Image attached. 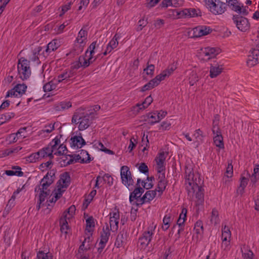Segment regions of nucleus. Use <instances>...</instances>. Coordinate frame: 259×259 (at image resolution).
Here are the masks:
<instances>
[{
    "label": "nucleus",
    "mask_w": 259,
    "mask_h": 259,
    "mask_svg": "<svg viewBox=\"0 0 259 259\" xmlns=\"http://www.w3.org/2000/svg\"><path fill=\"white\" fill-rule=\"evenodd\" d=\"M54 171L48 172L41 179L39 185L35 188L36 195L39 198L38 205L36 206L38 210L43 207H45V209H49V207L52 204L61 197L70 183L71 179L69 172H65L60 175L57 189L54 192V196L51 198V196H49L50 190L49 187L54 181Z\"/></svg>",
    "instance_id": "nucleus-1"
},
{
    "label": "nucleus",
    "mask_w": 259,
    "mask_h": 259,
    "mask_svg": "<svg viewBox=\"0 0 259 259\" xmlns=\"http://www.w3.org/2000/svg\"><path fill=\"white\" fill-rule=\"evenodd\" d=\"M185 179L188 198L194 201L196 205H202L204 202L202 188L199 186L201 179L199 174L194 173L191 165L186 166Z\"/></svg>",
    "instance_id": "nucleus-2"
},
{
    "label": "nucleus",
    "mask_w": 259,
    "mask_h": 259,
    "mask_svg": "<svg viewBox=\"0 0 259 259\" xmlns=\"http://www.w3.org/2000/svg\"><path fill=\"white\" fill-rule=\"evenodd\" d=\"M177 69V65L173 63L169 65L166 69L163 70L159 74L156 75L153 79L144 85L141 91L145 92L157 87L161 81L170 76Z\"/></svg>",
    "instance_id": "nucleus-3"
},
{
    "label": "nucleus",
    "mask_w": 259,
    "mask_h": 259,
    "mask_svg": "<svg viewBox=\"0 0 259 259\" xmlns=\"http://www.w3.org/2000/svg\"><path fill=\"white\" fill-rule=\"evenodd\" d=\"M90 116L87 114L77 110L73 115L72 118V122L75 124H78V129L79 131H84L86 130L91 123Z\"/></svg>",
    "instance_id": "nucleus-4"
},
{
    "label": "nucleus",
    "mask_w": 259,
    "mask_h": 259,
    "mask_svg": "<svg viewBox=\"0 0 259 259\" xmlns=\"http://www.w3.org/2000/svg\"><path fill=\"white\" fill-rule=\"evenodd\" d=\"M156 225L152 222L139 239L140 247L145 249L150 243L155 233Z\"/></svg>",
    "instance_id": "nucleus-5"
},
{
    "label": "nucleus",
    "mask_w": 259,
    "mask_h": 259,
    "mask_svg": "<svg viewBox=\"0 0 259 259\" xmlns=\"http://www.w3.org/2000/svg\"><path fill=\"white\" fill-rule=\"evenodd\" d=\"M17 70L19 77L23 80L28 78L31 75L30 62L24 57L19 59Z\"/></svg>",
    "instance_id": "nucleus-6"
},
{
    "label": "nucleus",
    "mask_w": 259,
    "mask_h": 259,
    "mask_svg": "<svg viewBox=\"0 0 259 259\" xmlns=\"http://www.w3.org/2000/svg\"><path fill=\"white\" fill-rule=\"evenodd\" d=\"M205 7L212 14L221 15L226 11V4L220 0H203Z\"/></svg>",
    "instance_id": "nucleus-7"
},
{
    "label": "nucleus",
    "mask_w": 259,
    "mask_h": 259,
    "mask_svg": "<svg viewBox=\"0 0 259 259\" xmlns=\"http://www.w3.org/2000/svg\"><path fill=\"white\" fill-rule=\"evenodd\" d=\"M88 42V31L81 28L77 34V36L74 41L75 51L78 53L82 52Z\"/></svg>",
    "instance_id": "nucleus-8"
},
{
    "label": "nucleus",
    "mask_w": 259,
    "mask_h": 259,
    "mask_svg": "<svg viewBox=\"0 0 259 259\" xmlns=\"http://www.w3.org/2000/svg\"><path fill=\"white\" fill-rule=\"evenodd\" d=\"M232 20L237 28L240 31L246 32L250 29V24L247 18L235 15H233Z\"/></svg>",
    "instance_id": "nucleus-9"
},
{
    "label": "nucleus",
    "mask_w": 259,
    "mask_h": 259,
    "mask_svg": "<svg viewBox=\"0 0 259 259\" xmlns=\"http://www.w3.org/2000/svg\"><path fill=\"white\" fill-rule=\"evenodd\" d=\"M109 225L110 230L112 231L117 230L118 228V223L120 219V214L118 209L116 207L111 209L109 214Z\"/></svg>",
    "instance_id": "nucleus-10"
},
{
    "label": "nucleus",
    "mask_w": 259,
    "mask_h": 259,
    "mask_svg": "<svg viewBox=\"0 0 259 259\" xmlns=\"http://www.w3.org/2000/svg\"><path fill=\"white\" fill-rule=\"evenodd\" d=\"M27 87L24 83H18L13 88L9 90L6 95V98L8 97H21L25 94Z\"/></svg>",
    "instance_id": "nucleus-11"
},
{
    "label": "nucleus",
    "mask_w": 259,
    "mask_h": 259,
    "mask_svg": "<svg viewBox=\"0 0 259 259\" xmlns=\"http://www.w3.org/2000/svg\"><path fill=\"white\" fill-rule=\"evenodd\" d=\"M211 31L209 26L199 25L190 30L189 35L191 37H200L208 34Z\"/></svg>",
    "instance_id": "nucleus-12"
},
{
    "label": "nucleus",
    "mask_w": 259,
    "mask_h": 259,
    "mask_svg": "<svg viewBox=\"0 0 259 259\" xmlns=\"http://www.w3.org/2000/svg\"><path fill=\"white\" fill-rule=\"evenodd\" d=\"M219 53V50L214 48L207 47L202 48L199 52V56L201 59L207 61L214 58Z\"/></svg>",
    "instance_id": "nucleus-13"
},
{
    "label": "nucleus",
    "mask_w": 259,
    "mask_h": 259,
    "mask_svg": "<svg viewBox=\"0 0 259 259\" xmlns=\"http://www.w3.org/2000/svg\"><path fill=\"white\" fill-rule=\"evenodd\" d=\"M226 2L228 6L234 12L244 15H248V7L244 6L237 0H226Z\"/></svg>",
    "instance_id": "nucleus-14"
},
{
    "label": "nucleus",
    "mask_w": 259,
    "mask_h": 259,
    "mask_svg": "<svg viewBox=\"0 0 259 259\" xmlns=\"http://www.w3.org/2000/svg\"><path fill=\"white\" fill-rule=\"evenodd\" d=\"M166 158V154L164 152H159L155 157V161L157 175L159 174H165Z\"/></svg>",
    "instance_id": "nucleus-15"
},
{
    "label": "nucleus",
    "mask_w": 259,
    "mask_h": 259,
    "mask_svg": "<svg viewBox=\"0 0 259 259\" xmlns=\"http://www.w3.org/2000/svg\"><path fill=\"white\" fill-rule=\"evenodd\" d=\"M120 176L122 183L127 188L133 186L134 180L132 179L131 173L128 166H121L120 168Z\"/></svg>",
    "instance_id": "nucleus-16"
},
{
    "label": "nucleus",
    "mask_w": 259,
    "mask_h": 259,
    "mask_svg": "<svg viewBox=\"0 0 259 259\" xmlns=\"http://www.w3.org/2000/svg\"><path fill=\"white\" fill-rule=\"evenodd\" d=\"M259 63V47L251 49L246 61L247 65L252 67Z\"/></svg>",
    "instance_id": "nucleus-17"
},
{
    "label": "nucleus",
    "mask_w": 259,
    "mask_h": 259,
    "mask_svg": "<svg viewBox=\"0 0 259 259\" xmlns=\"http://www.w3.org/2000/svg\"><path fill=\"white\" fill-rule=\"evenodd\" d=\"M212 133L213 134V143L216 147L220 149L224 148V144L223 138L221 134V131L217 125H214L212 127Z\"/></svg>",
    "instance_id": "nucleus-18"
},
{
    "label": "nucleus",
    "mask_w": 259,
    "mask_h": 259,
    "mask_svg": "<svg viewBox=\"0 0 259 259\" xmlns=\"http://www.w3.org/2000/svg\"><path fill=\"white\" fill-rule=\"evenodd\" d=\"M110 228L108 224H106V227H103L101 233L100 240L99 243V249L102 250L106 246L110 236Z\"/></svg>",
    "instance_id": "nucleus-19"
},
{
    "label": "nucleus",
    "mask_w": 259,
    "mask_h": 259,
    "mask_svg": "<svg viewBox=\"0 0 259 259\" xmlns=\"http://www.w3.org/2000/svg\"><path fill=\"white\" fill-rule=\"evenodd\" d=\"M85 145V142L82 136H74L71 138L70 141V147L73 149H78Z\"/></svg>",
    "instance_id": "nucleus-20"
},
{
    "label": "nucleus",
    "mask_w": 259,
    "mask_h": 259,
    "mask_svg": "<svg viewBox=\"0 0 259 259\" xmlns=\"http://www.w3.org/2000/svg\"><path fill=\"white\" fill-rule=\"evenodd\" d=\"M158 176V185L157 189L155 190L158 193V195L160 196L165 190L167 184V182L165 179V174H159Z\"/></svg>",
    "instance_id": "nucleus-21"
},
{
    "label": "nucleus",
    "mask_w": 259,
    "mask_h": 259,
    "mask_svg": "<svg viewBox=\"0 0 259 259\" xmlns=\"http://www.w3.org/2000/svg\"><path fill=\"white\" fill-rule=\"evenodd\" d=\"M120 38V36L118 34H115L112 39L108 42L107 45L106 50L103 53V55L106 56L109 54L114 49L116 48L118 45V40Z\"/></svg>",
    "instance_id": "nucleus-22"
},
{
    "label": "nucleus",
    "mask_w": 259,
    "mask_h": 259,
    "mask_svg": "<svg viewBox=\"0 0 259 259\" xmlns=\"http://www.w3.org/2000/svg\"><path fill=\"white\" fill-rule=\"evenodd\" d=\"M199 10L194 8L185 9L182 11L177 12V16L179 18L185 17H194L198 16Z\"/></svg>",
    "instance_id": "nucleus-23"
},
{
    "label": "nucleus",
    "mask_w": 259,
    "mask_h": 259,
    "mask_svg": "<svg viewBox=\"0 0 259 259\" xmlns=\"http://www.w3.org/2000/svg\"><path fill=\"white\" fill-rule=\"evenodd\" d=\"M92 235L93 234L90 235L89 233H85L84 241L79 248L78 251L79 253H81L84 250H87L90 248L92 241Z\"/></svg>",
    "instance_id": "nucleus-24"
},
{
    "label": "nucleus",
    "mask_w": 259,
    "mask_h": 259,
    "mask_svg": "<svg viewBox=\"0 0 259 259\" xmlns=\"http://www.w3.org/2000/svg\"><path fill=\"white\" fill-rule=\"evenodd\" d=\"M157 192L155 190H149L147 191L143 196L138 201L139 204L142 205L144 203L149 202L156 196Z\"/></svg>",
    "instance_id": "nucleus-25"
},
{
    "label": "nucleus",
    "mask_w": 259,
    "mask_h": 259,
    "mask_svg": "<svg viewBox=\"0 0 259 259\" xmlns=\"http://www.w3.org/2000/svg\"><path fill=\"white\" fill-rule=\"evenodd\" d=\"M224 69L223 66L219 64H211L209 69V76L213 78L220 75Z\"/></svg>",
    "instance_id": "nucleus-26"
},
{
    "label": "nucleus",
    "mask_w": 259,
    "mask_h": 259,
    "mask_svg": "<svg viewBox=\"0 0 259 259\" xmlns=\"http://www.w3.org/2000/svg\"><path fill=\"white\" fill-rule=\"evenodd\" d=\"M76 211L75 205H71L67 209L64 211L60 219L66 220L69 222L74 216Z\"/></svg>",
    "instance_id": "nucleus-27"
},
{
    "label": "nucleus",
    "mask_w": 259,
    "mask_h": 259,
    "mask_svg": "<svg viewBox=\"0 0 259 259\" xmlns=\"http://www.w3.org/2000/svg\"><path fill=\"white\" fill-rule=\"evenodd\" d=\"M73 76V73L71 71L64 72L59 75L55 79L59 83H67L70 80V78Z\"/></svg>",
    "instance_id": "nucleus-28"
},
{
    "label": "nucleus",
    "mask_w": 259,
    "mask_h": 259,
    "mask_svg": "<svg viewBox=\"0 0 259 259\" xmlns=\"http://www.w3.org/2000/svg\"><path fill=\"white\" fill-rule=\"evenodd\" d=\"M86 227L85 233H89L91 235L94 231L95 227V220L93 217L90 216L85 219Z\"/></svg>",
    "instance_id": "nucleus-29"
},
{
    "label": "nucleus",
    "mask_w": 259,
    "mask_h": 259,
    "mask_svg": "<svg viewBox=\"0 0 259 259\" xmlns=\"http://www.w3.org/2000/svg\"><path fill=\"white\" fill-rule=\"evenodd\" d=\"M233 175V165L232 163H229L226 168V170L223 179V183H224L225 184H227L230 182L232 180Z\"/></svg>",
    "instance_id": "nucleus-30"
},
{
    "label": "nucleus",
    "mask_w": 259,
    "mask_h": 259,
    "mask_svg": "<svg viewBox=\"0 0 259 259\" xmlns=\"http://www.w3.org/2000/svg\"><path fill=\"white\" fill-rule=\"evenodd\" d=\"M91 52H88V50L85 51L84 56H82L84 58L83 64L84 67H88L96 60L98 57L95 56Z\"/></svg>",
    "instance_id": "nucleus-31"
},
{
    "label": "nucleus",
    "mask_w": 259,
    "mask_h": 259,
    "mask_svg": "<svg viewBox=\"0 0 259 259\" xmlns=\"http://www.w3.org/2000/svg\"><path fill=\"white\" fill-rule=\"evenodd\" d=\"M144 189L141 187H138L135 189L134 191L131 194L130 196V201H132L136 200V203L139 204V200L142 194L144 193Z\"/></svg>",
    "instance_id": "nucleus-32"
},
{
    "label": "nucleus",
    "mask_w": 259,
    "mask_h": 259,
    "mask_svg": "<svg viewBox=\"0 0 259 259\" xmlns=\"http://www.w3.org/2000/svg\"><path fill=\"white\" fill-rule=\"evenodd\" d=\"M94 147L96 149H98V150L104 152L107 154H109V155H114V152L113 151L106 148L105 145L101 141H94Z\"/></svg>",
    "instance_id": "nucleus-33"
},
{
    "label": "nucleus",
    "mask_w": 259,
    "mask_h": 259,
    "mask_svg": "<svg viewBox=\"0 0 259 259\" xmlns=\"http://www.w3.org/2000/svg\"><path fill=\"white\" fill-rule=\"evenodd\" d=\"M22 148L18 146L0 151V158H4L13 154L17 153Z\"/></svg>",
    "instance_id": "nucleus-34"
},
{
    "label": "nucleus",
    "mask_w": 259,
    "mask_h": 259,
    "mask_svg": "<svg viewBox=\"0 0 259 259\" xmlns=\"http://www.w3.org/2000/svg\"><path fill=\"white\" fill-rule=\"evenodd\" d=\"M240 250L243 258L244 259H252L253 253L248 246L245 244L241 245L240 246Z\"/></svg>",
    "instance_id": "nucleus-35"
},
{
    "label": "nucleus",
    "mask_w": 259,
    "mask_h": 259,
    "mask_svg": "<svg viewBox=\"0 0 259 259\" xmlns=\"http://www.w3.org/2000/svg\"><path fill=\"white\" fill-rule=\"evenodd\" d=\"M60 143V138L58 136L56 137L49 144V146L51 149V151H52V155H58V150L59 144Z\"/></svg>",
    "instance_id": "nucleus-36"
},
{
    "label": "nucleus",
    "mask_w": 259,
    "mask_h": 259,
    "mask_svg": "<svg viewBox=\"0 0 259 259\" xmlns=\"http://www.w3.org/2000/svg\"><path fill=\"white\" fill-rule=\"evenodd\" d=\"M194 143L196 144V145L198 146L201 144L203 141V132L200 129H198L195 131L193 134Z\"/></svg>",
    "instance_id": "nucleus-37"
},
{
    "label": "nucleus",
    "mask_w": 259,
    "mask_h": 259,
    "mask_svg": "<svg viewBox=\"0 0 259 259\" xmlns=\"http://www.w3.org/2000/svg\"><path fill=\"white\" fill-rule=\"evenodd\" d=\"M60 46L61 41L59 39H54L48 44L46 51L50 53L56 50Z\"/></svg>",
    "instance_id": "nucleus-38"
},
{
    "label": "nucleus",
    "mask_w": 259,
    "mask_h": 259,
    "mask_svg": "<svg viewBox=\"0 0 259 259\" xmlns=\"http://www.w3.org/2000/svg\"><path fill=\"white\" fill-rule=\"evenodd\" d=\"M194 233L197 235V237H201L203 234L204 228L203 226V223L201 221H197L193 229Z\"/></svg>",
    "instance_id": "nucleus-39"
},
{
    "label": "nucleus",
    "mask_w": 259,
    "mask_h": 259,
    "mask_svg": "<svg viewBox=\"0 0 259 259\" xmlns=\"http://www.w3.org/2000/svg\"><path fill=\"white\" fill-rule=\"evenodd\" d=\"M58 84L59 83L57 80L55 78H54L53 80L47 82L44 85V91L45 92H47L55 90L58 87Z\"/></svg>",
    "instance_id": "nucleus-40"
},
{
    "label": "nucleus",
    "mask_w": 259,
    "mask_h": 259,
    "mask_svg": "<svg viewBox=\"0 0 259 259\" xmlns=\"http://www.w3.org/2000/svg\"><path fill=\"white\" fill-rule=\"evenodd\" d=\"M60 163L62 165L65 166L68 165L72 164L77 161L72 156L70 155H62L61 158Z\"/></svg>",
    "instance_id": "nucleus-41"
},
{
    "label": "nucleus",
    "mask_w": 259,
    "mask_h": 259,
    "mask_svg": "<svg viewBox=\"0 0 259 259\" xmlns=\"http://www.w3.org/2000/svg\"><path fill=\"white\" fill-rule=\"evenodd\" d=\"M54 130V124L50 123L44 127L39 131V135L43 137H46Z\"/></svg>",
    "instance_id": "nucleus-42"
},
{
    "label": "nucleus",
    "mask_w": 259,
    "mask_h": 259,
    "mask_svg": "<svg viewBox=\"0 0 259 259\" xmlns=\"http://www.w3.org/2000/svg\"><path fill=\"white\" fill-rule=\"evenodd\" d=\"M38 152L39 153L41 159L47 157H49L50 158H52L53 157V156L52 155V151H51V149L49 145L39 150Z\"/></svg>",
    "instance_id": "nucleus-43"
},
{
    "label": "nucleus",
    "mask_w": 259,
    "mask_h": 259,
    "mask_svg": "<svg viewBox=\"0 0 259 259\" xmlns=\"http://www.w3.org/2000/svg\"><path fill=\"white\" fill-rule=\"evenodd\" d=\"M251 182L255 184L259 180V164H255L253 168V172L251 175L248 174Z\"/></svg>",
    "instance_id": "nucleus-44"
},
{
    "label": "nucleus",
    "mask_w": 259,
    "mask_h": 259,
    "mask_svg": "<svg viewBox=\"0 0 259 259\" xmlns=\"http://www.w3.org/2000/svg\"><path fill=\"white\" fill-rule=\"evenodd\" d=\"M210 221L212 224L217 225L220 222L218 210L214 208L212 209L210 216Z\"/></svg>",
    "instance_id": "nucleus-45"
},
{
    "label": "nucleus",
    "mask_w": 259,
    "mask_h": 259,
    "mask_svg": "<svg viewBox=\"0 0 259 259\" xmlns=\"http://www.w3.org/2000/svg\"><path fill=\"white\" fill-rule=\"evenodd\" d=\"M187 209L186 208H183L177 221V224L179 227H182L184 224L187 218Z\"/></svg>",
    "instance_id": "nucleus-46"
},
{
    "label": "nucleus",
    "mask_w": 259,
    "mask_h": 259,
    "mask_svg": "<svg viewBox=\"0 0 259 259\" xmlns=\"http://www.w3.org/2000/svg\"><path fill=\"white\" fill-rule=\"evenodd\" d=\"M52 254L48 249L39 250L37 254V259H50L52 258Z\"/></svg>",
    "instance_id": "nucleus-47"
},
{
    "label": "nucleus",
    "mask_w": 259,
    "mask_h": 259,
    "mask_svg": "<svg viewBox=\"0 0 259 259\" xmlns=\"http://www.w3.org/2000/svg\"><path fill=\"white\" fill-rule=\"evenodd\" d=\"M231 232L228 226L225 225L222 230V240H231Z\"/></svg>",
    "instance_id": "nucleus-48"
},
{
    "label": "nucleus",
    "mask_w": 259,
    "mask_h": 259,
    "mask_svg": "<svg viewBox=\"0 0 259 259\" xmlns=\"http://www.w3.org/2000/svg\"><path fill=\"white\" fill-rule=\"evenodd\" d=\"M189 83L191 86H193L198 80V76L194 70L189 71L188 76Z\"/></svg>",
    "instance_id": "nucleus-49"
},
{
    "label": "nucleus",
    "mask_w": 259,
    "mask_h": 259,
    "mask_svg": "<svg viewBox=\"0 0 259 259\" xmlns=\"http://www.w3.org/2000/svg\"><path fill=\"white\" fill-rule=\"evenodd\" d=\"M248 179L242 176L240 179V183L239 187L237 189V193L242 194L244 192V190L248 184Z\"/></svg>",
    "instance_id": "nucleus-50"
},
{
    "label": "nucleus",
    "mask_w": 259,
    "mask_h": 259,
    "mask_svg": "<svg viewBox=\"0 0 259 259\" xmlns=\"http://www.w3.org/2000/svg\"><path fill=\"white\" fill-rule=\"evenodd\" d=\"M68 222L66 220L60 219V231L62 234H67L69 230Z\"/></svg>",
    "instance_id": "nucleus-51"
},
{
    "label": "nucleus",
    "mask_w": 259,
    "mask_h": 259,
    "mask_svg": "<svg viewBox=\"0 0 259 259\" xmlns=\"http://www.w3.org/2000/svg\"><path fill=\"white\" fill-rule=\"evenodd\" d=\"M126 238L125 235L123 234L119 233L116 238L115 245L117 247H120L124 245L125 243Z\"/></svg>",
    "instance_id": "nucleus-52"
},
{
    "label": "nucleus",
    "mask_w": 259,
    "mask_h": 259,
    "mask_svg": "<svg viewBox=\"0 0 259 259\" xmlns=\"http://www.w3.org/2000/svg\"><path fill=\"white\" fill-rule=\"evenodd\" d=\"M171 220V216L170 214H166L164 215L162 220L163 225L162 226V229L163 231H166L169 228Z\"/></svg>",
    "instance_id": "nucleus-53"
},
{
    "label": "nucleus",
    "mask_w": 259,
    "mask_h": 259,
    "mask_svg": "<svg viewBox=\"0 0 259 259\" xmlns=\"http://www.w3.org/2000/svg\"><path fill=\"white\" fill-rule=\"evenodd\" d=\"M39 159H41V158L38 151L26 157V161L30 163L35 162Z\"/></svg>",
    "instance_id": "nucleus-54"
},
{
    "label": "nucleus",
    "mask_w": 259,
    "mask_h": 259,
    "mask_svg": "<svg viewBox=\"0 0 259 259\" xmlns=\"http://www.w3.org/2000/svg\"><path fill=\"white\" fill-rule=\"evenodd\" d=\"M78 156L81 161L84 163H89L91 160L89 153L85 150H81Z\"/></svg>",
    "instance_id": "nucleus-55"
},
{
    "label": "nucleus",
    "mask_w": 259,
    "mask_h": 259,
    "mask_svg": "<svg viewBox=\"0 0 259 259\" xmlns=\"http://www.w3.org/2000/svg\"><path fill=\"white\" fill-rule=\"evenodd\" d=\"M141 183L142 186L146 189H150L153 186L152 181L150 180L148 178L144 181H141V180L138 179L137 180V183L138 185H140Z\"/></svg>",
    "instance_id": "nucleus-56"
},
{
    "label": "nucleus",
    "mask_w": 259,
    "mask_h": 259,
    "mask_svg": "<svg viewBox=\"0 0 259 259\" xmlns=\"http://www.w3.org/2000/svg\"><path fill=\"white\" fill-rule=\"evenodd\" d=\"M15 114L13 112H7L1 115L0 123H4L13 118Z\"/></svg>",
    "instance_id": "nucleus-57"
},
{
    "label": "nucleus",
    "mask_w": 259,
    "mask_h": 259,
    "mask_svg": "<svg viewBox=\"0 0 259 259\" xmlns=\"http://www.w3.org/2000/svg\"><path fill=\"white\" fill-rule=\"evenodd\" d=\"M72 106L71 103L68 101H65L61 102L57 106V110H65L69 109Z\"/></svg>",
    "instance_id": "nucleus-58"
},
{
    "label": "nucleus",
    "mask_w": 259,
    "mask_h": 259,
    "mask_svg": "<svg viewBox=\"0 0 259 259\" xmlns=\"http://www.w3.org/2000/svg\"><path fill=\"white\" fill-rule=\"evenodd\" d=\"M148 117L151 124H155L160 121L158 118V116L157 115L155 112L149 113L148 115Z\"/></svg>",
    "instance_id": "nucleus-59"
},
{
    "label": "nucleus",
    "mask_w": 259,
    "mask_h": 259,
    "mask_svg": "<svg viewBox=\"0 0 259 259\" xmlns=\"http://www.w3.org/2000/svg\"><path fill=\"white\" fill-rule=\"evenodd\" d=\"M26 127H22L20 128L16 134L17 135V137L18 138V140H22L24 138H26L28 136V134L26 131Z\"/></svg>",
    "instance_id": "nucleus-60"
},
{
    "label": "nucleus",
    "mask_w": 259,
    "mask_h": 259,
    "mask_svg": "<svg viewBox=\"0 0 259 259\" xmlns=\"http://www.w3.org/2000/svg\"><path fill=\"white\" fill-rule=\"evenodd\" d=\"M137 143L138 141L134 137L131 138L130 140V144L127 147V150L129 153L132 152L133 149L136 147Z\"/></svg>",
    "instance_id": "nucleus-61"
},
{
    "label": "nucleus",
    "mask_w": 259,
    "mask_h": 259,
    "mask_svg": "<svg viewBox=\"0 0 259 259\" xmlns=\"http://www.w3.org/2000/svg\"><path fill=\"white\" fill-rule=\"evenodd\" d=\"M84 61V58L82 56H80L78 58V60L74 62L73 63L72 67L75 69H78L80 67H84L85 68L86 67H84V65L83 64Z\"/></svg>",
    "instance_id": "nucleus-62"
},
{
    "label": "nucleus",
    "mask_w": 259,
    "mask_h": 259,
    "mask_svg": "<svg viewBox=\"0 0 259 259\" xmlns=\"http://www.w3.org/2000/svg\"><path fill=\"white\" fill-rule=\"evenodd\" d=\"M171 123L168 121H164L160 125L159 130L160 131H168L170 128Z\"/></svg>",
    "instance_id": "nucleus-63"
},
{
    "label": "nucleus",
    "mask_w": 259,
    "mask_h": 259,
    "mask_svg": "<svg viewBox=\"0 0 259 259\" xmlns=\"http://www.w3.org/2000/svg\"><path fill=\"white\" fill-rule=\"evenodd\" d=\"M154 65L150 64L148 65L147 67L144 69V71L146 72L147 75H152L154 74Z\"/></svg>",
    "instance_id": "nucleus-64"
}]
</instances>
